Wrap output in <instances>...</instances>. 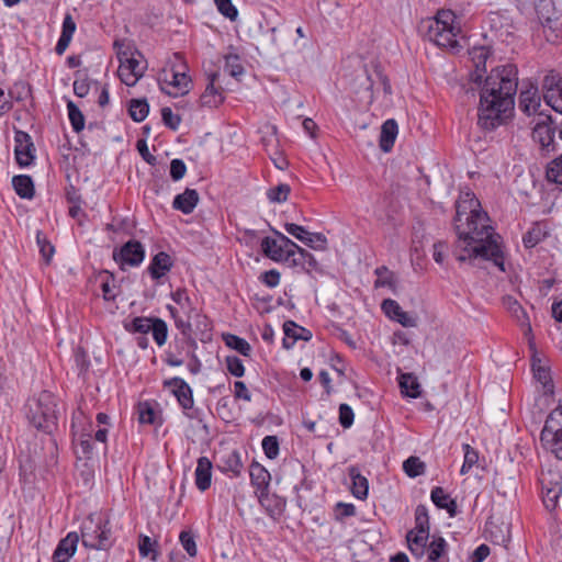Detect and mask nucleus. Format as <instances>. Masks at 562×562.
<instances>
[{"label":"nucleus","instance_id":"f257e3e1","mask_svg":"<svg viewBox=\"0 0 562 562\" xmlns=\"http://www.w3.org/2000/svg\"><path fill=\"white\" fill-rule=\"evenodd\" d=\"M453 226L458 236L453 255L458 261L481 258L491 260L501 271H505L502 238L495 233L487 213L482 210L473 192L460 193Z\"/></svg>","mask_w":562,"mask_h":562},{"label":"nucleus","instance_id":"f03ea898","mask_svg":"<svg viewBox=\"0 0 562 562\" xmlns=\"http://www.w3.org/2000/svg\"><path fill=\"white\" fill-rule=\"evenodd\" d=\"M517 90V69L504 65L491 71L480 93L477 124L486 131L503 125L512 115Z\"/></svg>","mask_w":562,"mask_h":562},{"label":"nucleus","instance_id":"7ed1b4c3","mask_svg":"<svg viewBox=\"0 0 562 562\" xmlns=\"http://www.w3.org/2000/svg\"><path fill=\"white\" fill-rule=\"evenodd\" d=\"M429 540V516L425 505L415 510V527L406 535L411 553L422 559L427 553L426 562H449L448 543L441 536H432Z\"/></svg>","mask_w":562,"mask_h":562},{"label":"nucleus","instance_id":"20e7f679","mask_svg":"<svg viewBox=\"0 0 562 562\" xmlns=\"http://www.w3.org/2000/svg\"><path fill=\"white\" fill-rule=\"evenodd\" d=\"M462 16L450 9H441L432 18L423 20L420 32L438 47L458 52L460 43L458 34L461 32Z\"/></svg>","mask_w":562,"mask_h":562},{"label":"nucleus","instance_id":"39448f33","mask_svg":"<svg viewBox=\"0 0 562 562\" xmlns=\"http://www.w3.org/2000/svg\"><path fill=\"white\" fill-rule=\"evenodd\" d=\"M81 541L86 548L108 550L112 547V532L108 520L90 515L81 526Z\"/></svg>","mask_w":562,"mask_h":562},{"label":"nucleus","instance_id":"423d86ee","mask_svg":"<svg viewBox=\"0 0 562 562\" xmlns=\"http://www.w3.org/2000/svg\"><path fill=\"white\" fill-rule=\"evenodd\" d=\"M57 422V411L54 396L49 392L41 393L37 408L33 413L32 423L37 429L50 431Z\"/></svg>","mask_w":562,"mask_h":562},{"label":"nucleus","instance_id":"0eeeda50","mask_svg":"<svg viewBox=\"0 0 562 562\" xmlns=\"http://www.w3.org/2000/svg\"><path fill=\"white\" fill-rule=\"evenodd\" d=\"M277 238L265 237L261 240V250L263 255L273 261H289L291 255V248L296 247V244L286 237L284 234L272 229Z\"/></svg>","mask_w":562,"mask_h":562},{"label":"nucleus","instance_id":"6e6552de","mask_svg":"<svg viewBox=\"0 0 562 562\" xmlns=\"http://www.w3.org/2000/svg\"><path fill=\"white\" fill-rule=\"evenodd\" d=\"M539 20L549 42H555L562 32V18L554 2H538L536 7Z\"/></svg>","mask_w":562,"mask_h":562},{"label":"nucleus","instance_id":"1a4fd4ad","mask_svg":"<svg viewBox=\"0 0 562 562\" xmlns=\"http://www.w3.org/2000/svg\"><path fill=\"white\" fill-rule=\"evenodd\" d=\"M165 385L172 387V393L183 408L184 415L190 419L201 420V411L194 408L193 392L190 385L181 378L165 381Z\"/></svg>","mask_w":562,"mask_h":562},{"label":"nucleus","instance_id":"9d476101","mask_svg":"<svg viewBox=\"0 0 562 562\" xmlns=\"http://www.w3.org/2000/svg\"><path fill=\"white\" fill-rule=\"evenodd\" d=\"M145 258V249L143 245L135 239L125 243L119 251H113V259L124 268V266L137 267Z\"/></svg>","mask_w":562,"mask_h":562},{"label":"nucleus","instance_id":"9b49d317","mask_svg":"<svg viewBox=\"0 0 562 562\" xmlns=\"http://www.w3.org/2000/svg\"><path fill=\"white\" fill-rule=\"evenodd\" d=\"M558 126L550 116H547L542 122H538L533 127L532 138L540 145L543 153L550 154L557 150V143L554 142Z\"/></svg>","mask_w":562,"mask_h":562},{"label":"nucleus","instance_id":"f8f14e48","mask_svg":"<svg viewBox=\"0 0 562 562\" xmlns=\"http://www.w3.org/2000/svg\"><path fill=\"white\" fill-rule=\"evenodd\" d=\"M543 100L555 112L562 114V78L547 75L542 82Z\"/></svg>","mask_w":562,"mask_h":562},{"label":"nucleus","instance_id":"ddd939ff","mask_svg":"<svg viewBox=\"0 0 562 562\" xmlns=\"http://www.w3.org/2000/svg\"><path fill=\"white\" fill-rule=\"evenodd\" d=\"M14 142H15L14 154H15L16 162L21 167L30 166L35 158V156H34L35 148H34V144L32 142L31 136L26 132L15 131Z\"/></svg>","mask_w":562,"mask_h":562},{"label":"nucleus","instance_id":"4468645a","mask_svg":"<svg viewBox=\"0 0 562 562\" xmlns=\"http://www.w3.org/2000/svg\"><path fill=\"white\" fill-rule=\"evenodd\" d=\"M142 58L143 56H135L119 66L117 74L124 85L133 87L143 77L144 71L146 70V65Z\"/></svg>","mask_w":562,"mask_h":562},{"label":"nucleus","instance_id":"2eb2a0df","mask_svg":"<svg viewBox=\"0 0 562 562\" xmlns=\"http://www.w3.org/2000/svg\"><path fill=\"white\" fill-rule=\"evenodd\" d=\"M191 79L186 72L172 71L161 83V91L171 97L183 95L190 91Z\"/></svg>","mask_w":562,"mask_h":562},{"label":"nucleus","instance_id":"dca6fc26","mask_svg":"<svg viewBox=\"0 0 562 562\" xmlns=\"http://www.w3.org/2000/svg\"><path fill=\"white\" fill-rule=\"evenodd\" d=\"M503 305L512 314V316L515 317L525 335L528 337L530 347L533 348L531 324L526 311L522 308L519 302L510 295L503 297Z\"/></svg>","mask_w":562,"mask_h":562},{"label":"nucleus","instance_id":"f3484780","mask_svg":"<svg viewBox=\"0 0 562 562\" xmlns=\"http://www.w3.org/2000/svg\"><path fill=\"white\" fill-rule=\"evenodd\" d=\"M250 481L257 487L259 502L262 503L268 495L270 473L259 463L254 462L249 468Z\"/></svg>","mask_w":562,"mask_h":562},{"label":"nucleus","instance_id":"a211bd4d","mask_svg":"<svg viewBox=\"0 0 562 562\" xmlns=\"http://www.w3.org/2000/svg\"><path fill=\"white\" fill-rule=\"evenodd\" d=\"M79 542V536L77 532L71 531L65 538H63L53 553L54 562H68L75 554Z\"/></svg>","mask_w":562,"mask_h":562},{"label":"nucleus","instance_id":"6ab92c4d","mask_svg":"<svg viewBox=\"0 0 562 562\" xmlns=\"http://www.w3.org/2000/svg\"><path fill=\"white\" fill-rule=\"evenodd\" d=\"M283 331L285 337L282 340V345L285 349H291L297 340L307 341L312 338V333L308 329L299 326L293 321L284 322Z\"/></svg>","mask_w":562,"mask_h":562},{"label":"nucleus","instance_id":"aec40b11","mask_svg":"<svg viewBox=\"0 0 562 562\" xmlns=\"http://www.w3.org/2000/svg\"><path fill=\"white\" fill-rule=\"evenodd\" d=\"M389 318L401 324L405 328L417 326L418 316L414 312H406L394 300L389 299Z\"/></svg>","mask_w":562,"mask_h":562},{"label":"nucleus","instance_id":"412c9836","mask_svg":"<svg viewBox=\"0 0 562 562\" xmlns=\"http://www.w3.org/2000/svg\"><path fill=\"white\" fill-rule=\"evenodd\" d=\"M469 56L474 67V71L471 72L470 79L473 82L480 83L483 78V74L485 72V64L490 56V50L484 46L473 47L469 52Z\"/></svg>","mask_w":562,"mask_h":562},{"label":"nucleus","instance_id":"4be33fe9","mask_svg":"<svg viewBox=\"0 0 562 562\" xmlns=\"http://www.w3.org/2000/svg\"><path fill=\"white\" fill-rule=\"evenodd\" d=\"M218 72H213L209 76V83L200 97L202 106L217 108L224 101V95L221 88L215 87V81L218 78Z\"/></svg>","mask_w":562,"mask_h":562},{"label":"nucleus","instance_id":"5701e85b","mask_svg":"<svg viewBox=\"0 0 562 562\" xmlns=\"http://www.w3.org/2000/svg\"><path fill=\"white\" fill-rule=\"evenodd\" d=\"M541 106V97L539 94L538 88L535 86H530L527 89L522 90L519 94V109L526 113L527 115H532L538 113L539 108Z\"/></svg>","mask_w":562,"mask_h":562},{"label":"nucleus","instance_id":"b1692460","mask_svg":"<svg viewBox=\"0 0 562 562\" xmlns=\"http://www.w3.org/2000/svg\"><path fill=\"white\" fill-rule=\"evenodd\" d=\"M531 367L535 379L542 384L543 393L547 395H552L554 385L552 382L550 368L547 367L536 355L532 356Z\"/></svg>","mask_w":562,"mask_h":562},{"label":"nucleus","instance_id":"393cba45","mask_svg":"<svg viewBox=\"0 0 562 562\" xmlns=\"http://www.w3.org/2000/svg\"><path fill=\"white\" fill-rule=\"evenodd\" d=\"M172 266L173 261L170 255L165 251H159L153 257L148 266V272L154 280H159L171 270Z\"/></svg>","mask_w":562,"mask_h":562},{"label":"nucleus","instance_id":"a878e982","mask_svg":"<svg viewBox=\"0 0 562 562\" xmlns=\"http://www.w3.org/2000/svg\"><path fill=\"white\" fill-rule=\"evenodd\" d=\"M199 200L198 191L187 188L181 194L175 196L172 207L181 211L183 214H191L198 205Z\"/></svg>","mask_w":562,"mask_h":562},{"label":"nucleus","instance_id":"bb28decb","mask_svg":"<svg viewBox=\"0 0 562 562\" xmlns=\"http://www.w3.org/2000/svg\"><path fill=\"white\" fill-rule=\"evenodd\" d=\"M218 469L223 473H229L232 477L240 475L243 470V462L238 451L233 450L224 453L217 464Z\"/></svg>","mask_w":562,"mask_h":562},{"label":"nucleus","instance_id":"cd10ccee","mask_svg":"<svg viewBox=\"0 0 562 562\" xmlns=\"http://www.w3.org/2000/svg\"><path fill=\"white\" fill-rule=\"evenodd\" d=\"M291 250L293 254L289 260L291 266L299 267L305 271H311L317 268V261L311 252L300 247L297 244L296 247L291 248Z\"/></svg>","mask_w":562,"mask_h":562},{"label":"nucleus","instance_id":"c85d7f7f","mask_svg":"<svg viewBox=\"0 0 562 562\" xmlns=\"http://www.w3.org/2000/svg\"><path fill=\"white\" fill-rule=\"evenodd\" d=\"M562 432V406H559L548 416L541 431V441H549L553 436Z\"/></svg>","mask_w":562,"mask_h":562},{"label":"nucleus","instance_id":"c756f323","mask_svg":"<svg viewBox=\"0 0 562 562\" xmlns=\"http://www.w3.org/2000/svg\"><path fill=\"white\" fill-rule=\"evenodd\" d=\"M195 485L204 492L211 486L212 462L206 457H200L195 469Z\"/></svg>","mask_w":562,"mask_h":562},{"label":"nucleus","instance_id":"7c9ffc66","mask_svg":"<svg viewBox=\"0 0 562 562\" xmlns=\"http://www.w3.org/2000/svg\"><path fill=\"white\" fill-rule=\"evenodd\" d=\"M348 474L351 480V493L359 499H364L368 496V480L360 473V470L352 465L348 468Z\"/></svg>","mask_w":562,"mask_h":562},{"label":"nucleus","instance_id":"2f4dec72","mask_svg":"<svg viewBox=\"0 0 562 562\" xmlns=\"http://www.w3.org/2000/svg\"><path fill=\"white\" fill-rule=\"evenodd\" d=\"M430 497L438 508L446 509L451 517L457 515V502L442 487H434Z\"/></svg>","mask_w":562,"mask_h":562},{"label":"nucleus","instance_id":"473e14b6","mask_svg":"<svg viewBox=\"0 0 562 562\" xmlns=\"http://www.w3.org/2000/svg\"><path fill=\"white\" fill-rule=\"evenodd\" d=\"M171 299L180 307V311L184 315V321L191 322V316L198 311V308L194 306L192 300L188 295L187 290L178 289L176 292L171 293Z\"/></svg>","mask_w":562,"mask_h":562},{"label":"nucleus","instance_id":"72a5a7b5","mask_svg":"<svg viewBox=\"0 0 562 562\" xmlns=\"http://www.w3.org/2000/svg\"><path fill=\"white\" fill-rule=\"evenodd\" d=\"M398 385L404 396L417 398L420 395V384L417 378L411 373L401 374Z\"/></svg>","mask_w":562,"mask_h":562},{"label":"nucleus","instance_id":"f704fd0d","mask_svg":"<svg viewBox=\"0 0 562 562\" xmlns=\"http://www.w3.org/2000/svg\"><path fill=\"white\" fill-rule=\"evenodd\" d=\"M13 188L16 194L22 199H32L34 196V183L30 176L19 175L12 179Z\"/></svg>","mask_w":562,"mask_h":562},{"label":"nucleus","instance_id":"c9c22d12","mask_svg":"<svg viewBox=\"0 0 562 562\" xmlns=\"http://www.w3.org/2000/svg\"><path fill=\"white\" fill-rule=\"evenodd\" d=\"M429 241L428 234L426 232L425 223L416 221L413 226L412 234V248L415 252L419 254L424 251L425 244Z\"/></svg>","mask_w":562,"mask_h":562},{"label":"nucleus","instance_id":"e433bc0d","mask_svg":"<svg viewBox=\"0 0 562 562\" xmlns=\"http://www.w3.org/2000/svg\"><path fill=\"white\" fill-rule=\"evenodd\" d=\"M223 340L227 347L238 351L240 355L245 357L250 356L251 346L246 339L234 334H225L223 335Z\"/></svg>","mask_w":562,"mask_h":562},{"label":"nucleus","instance_id":"4c0bfd02","mask_svg":"<svg viewBox=\"0 0 562 562\" xmlns=\"http://www.w3.org/2000/svg\"><path fill=\"white\" fill-rule=\"evenodd\" d=\"M149 112V105L146 99H132L128 105V113L133 121H144Z\"/></svg>","mask_w":562,"mask_h":562},{"label":"nucleus","instance_id":"58836bf2","mask_svg":"<svg viewBox=\"0 0 562 562\" xmlns=\"http://www.w3.org/2000/svg\"><path fill=\"white\" fill-rule=\"evenodd\" d=\"M168 311L175 321L176 327L186 338L191 339L192 342L195 344L192 339V323L190 321H184L183 316L180 315V312L177 307L168 305Z\"/></svg>","mask_w":562,"mask_h":562},{"label":"nucleus","instance_id":"ea45409f","mask_svg":"<svg viewBox=\"0 0 562 562\" xmlns=\"http://www.w3.org/2000/svg\"><path fill=\"white\" fill-rule=\"evenodd\" d=\"M154 318L138 316L133 318L130 323L124 325V328L130 333L147 334L153 327Z\"/></svg>","mask_w":562,"mask_h":562},{"label":"nucleus","instance_id":"a19ab883","mask_svg":"<svg viewBox=\"0 0 562 562\" xmlns=\"http://www.w3.org/2000/svg\"><path fill=\"white\" fill-rule=\"evenodd\" d=\"M426 464L418 457H409L403 462V470L409 477H416L425 473Z\"/></svg>","mask_w":562,"mask_h":562},{"label":"nucleus","instance_id":"79ce46f5","mask_svg":"<svg viewBox=\"0 0 562 562\" xmlns=\"http://www.w3.org/2000/svg\"><path fill=\"white\" fill-rule=\"evenodd\" d=\"M68 116L70 124L76 133H79L85 127V116L80 109L72 102L67 103Z\"/></svg>","mask_w":562,"mask_h":562},{"label":"nucleus","instance_id":"37998d69","mask_svg":"<svg viewBox=\"0 0 562 562\" xmlns=\"http://www.w3.org/2000/svg\"><path fill=\"white\" fill-rule=\"evenodd\" d=\"M157 541L151 540L150 537L140 535L138 539V550L142 557H150L151 560L157 558Z\"/></svg>","mask_w":562,"mask_h":562},{"label":"nucleus","instance_id":"c03bdc74","mask_svg":"<svg viewBox=\"0 0 562 562\" xmlns=\"http://www.w3.org/2000/svg\"><path fill=\"white\" fill-rule=\"evenodd\" d=\"M153 338L158 346H162L168 336V327L165 321L154 317L153 327H150Z\"/></svg>","mask_w":562,"mask_h":562},{"label":"nucleus","instance_id":"a18cd8bd","mask_svg":"<svg viewBox=\"0 0 562 562\" xmlns=\"http://www.w3.org/2000/svg\"><path fill=\"white\" fill-rule=\"evenodd\" d=\"M138 420L140 424L154 425L156 412L149 402H140L137 406Z\"/></svg>","mask_w":562,"mask_h":562},{"label":"nucleus","instance_id":"49530a36","mask_svg":"<svg viewBox=\"0 0 562 562\" xmlns=\"http://www.w3.org/2000/svg\"><path fill=\"white\" fill-rule=\"evenodd\" d=\"M291 192V188L286 183H280L274 188H270L267 192V196L270 202L273 203H282L288 200V196Z\"/></svg>","mask_w":562,"mask_h":562},{"label":"nucleus","instance_id":"de8ad7c7","mask_svg":"<svg viewBox=\"0 0 562 562\" xmlns=\"http://www.w3.org/2000/svg\"><path fill=\"white\" fill-rule=\"evenodd\" d=\"M36 243L45 262L48 263L55 254V248L42 232L36 234Z\"/></svg>","mask_w":562,"mask_h":562},{"label":"nucleus","instance_id":"09e8293b","mask_svg":"<svg viewBox=\"0 0 562 562\" xmlns=\"http://www.w3.org/2000/svg\"><path fill=\"white\" fill-rule=\"evenodd\" d=\"M547 179L554 183L562 184V155L548 165Z\"/></svg>","mask_w":562,"mask_h":562},{"label":"nucleus","instance_id":"8fccbe9b","mask_svg":"<svg viewBox=\"0 0 562 562\" xmlns=\"http://www.w3.org/2000/svg\"><path fill=\"white\" fill-rule=\"evenodd\" d=\"M192 328L195 327V331L205 334L211 331L212 326L206 315L202 314L200 310H198L191 316Z\"/></svg>","mask_w":562,"mask_h":562},{"label":"nucleus","instance_id":"3c124183","mask_svg":"<svg viewBox=\"0 0 562 562\" xmlns=\"http://www.w3.org/2000/svg\"><path fill=\"white\" fill-rule=\"evenodd\" d=\"M561 492L562 488L559 484L543 491V504L548 509L552 510L555 508Z\"/></svg>","mask_w":562,"mask_h":562},{"label":"nucleus","instance_id":"603ef678","mask_svg":"<svg viewBox=\"0 0 562 562\" xmlns=\"http://www.w3.org/2000/svg\"><path fill=\"white\" fill-rule=\"evenodd\" d=\"M262 450L267 458L273 460L279 454V440L277 436H266L261 442Z\"/></svg>","mask_w":562,"mask_h":562},{"label":"nucleus","instance_id":"864d4df0","mask_svg":"<svg viewBox=\"0 0 562 562\" xmlns=\"http://www.w3.org/2000/svg\"><path fill=\"white\" fill-rule=\"evenodd\" d=\"M306 246L315 250H325L327 248V239L322 233H308L304 243Z\"/></svg>","mask_w":562,"mask_h":562},{"label":"nucleus","instance_id":"5fc2aeb1","mask_svg":"<svg viewBox=\"0 0 562 562\" xmlns=\"http://www.w3.org/2000/svg\"><path fill=\"white\" fill-rule=\"evenodd\" d=\"M179 540H180L181 546L183 547V549L187 551V553L190 557L196 555V551H198L196 543L194 540V536L191 531H189V530L181 531L180 536H179Z\"/></svg>","mask_w":562,"mask_h":562},{"label":"nucleus","instance_id":"6e6d98bb","mask_svg":"<svg viewBox=\"0 0 562 562\" xmlns=\"http://www.w3.org/2000/svg\"><path fill=\"white\" fill-rule=\"evenodd\" d=\"M543 237L544 233L542 232V229L539 226H536L525 234L522 241L525 247L532 248L537 244H539L543 239Z\"/></svg>","mask_w":562,"mask_h":562},{"label":"nucleus","instance_id":"4d7b16f0","mask_svg":"<svg viewBox=\"0 0 562 562\" xmlns=\"http://www.w3.org/2000/svg\"><path fill=\"white\" fill-rule=\"evenodd\" d=\"M226 368L227 371L237 378H240L245 373V367L243 361L236 356L226 357Z\"/></svg>","mask_w":562,"mask_h":562},{"label":"nucleus","instance_id":"13d9d810","mask_svg":"<svg viewBox=\"0 0 562 562\" xmlns=\"http://www.w3.org/2000/svg\"><path fill=\"white\" fill-rule=\"evenodd\" d=\"M464 449V461L461 468V473L465 474L477 462L479 456L477 452L471 448L469 445L463 446Z\"/></svg>","mask_w":562,"mask_h":562},{"label":"nucleus","instance_id":"bf43d9fd","mask_svg":"<svg viewBox=\"0 0 562 562\" xmlns=\"http://www.w3.org/2000/svg\"><path fill=\"white\" fill-rule=\"evenodd\" d=\"M161 117L164 124L172 131L178 130L181 123V117L178 114H175L168 106L161 109Z\"/></svg>","mask_w":562,"mask_h":562},{"label":"nucleus","instance_id":"052dcab7","mask_svg":"<svg viewBox=\"0 0 562 562\" xmlns=\"http://www.w3.org/2000/svg\"><path fill=\"white\" fill-rule=\"evenodd\" d=\"M225 71L234 78H238L244 74V67L240 65L238 56L226 57Z\"/></svg>","mask_w":562,"mask_h":562},{"label":"nucleus","instance_id":"680f3d73","mask_svg":"<svg viewBox=\"0 0 562 562\" xmlns=\"http://www.w3.org/2000/svg\"><path fill=\"white\" fill-rule=\"evenodd\" d=\"M187 172V166L182 159H172L170 162V177L173 181L181 180Z\"/></svg>","mask_w":562,"mask_h":562},{"label":"nucleus","instance_id":"e2e57ef3","mask_svg":"<svg viewBox=\"0 0 562 562\" xmlns=\"http://www.w3.org/2000/svg\"><path fill=\"white\" fill-rule=\"evenodd\" d=\"M355 414L348 404H340L339 406V423L344 428H349L353 423Z\"/></svg>","mask_w":562,"mask_h":562},{"label":"nucleus","instance_id":"0e129e2a","mask_svg":"<svg viewBox=\"0 0 562 562\" xmlns=\"http://www.w3.org/2000/svg\"><path fill=\"white\" fill-rule=\"evenodd\" d=\"M542 443L558 459L562 460V431L558 436H553L549 441H542Z\"/></svg>","mask_w":562,"mask_h":562},{"label":"nucleus","instance_id":"69168bd1","mask_svg":"<svg viewBox=\"0 0 562 562\" xmlns=\"http://www.w3.org/2000/svg\"><path fill=\"white\" fill-rule=\"evenodd\" d=\"M356 514V507L352 504L338 503L335 506V516L337 520H344L347 517H351Z\"/></svg>","mask_w":562,"mask_h":562},{"label":"nucleus","instance_id":"338daca9","mask_svg":"<svg viewBox=\"0 0 562 562\" xmlns=\"http://www.w3.org/2000/svg\"><path fill=\"white\" fill-rule=\"evenodd\" d=\"M215 4L218 12L225 18L229 19L231 21H235L237 19L238 10L233 4V2H215Z\"/></svg>","mask_w":562,"mask_h":562},{"label":"nucleus","instance_id":"774afa93","mask_svg":"<svg viewBox=\"0 0 562 562\" xmlns=\"http://www.w3.org/2000/svg\"><path fill=\"white\" fill-rule=\"evenodd\" d=\"M280 272L276 269H271L268 271H265L260 276V280L262 283H265L268 288H276L280 283Z\"/></svg>","mask_w":562,"mask_h":562}]
</instances>
